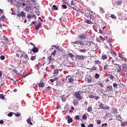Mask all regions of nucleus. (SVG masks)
Masks as SVG:
<instances>
[{
  "mask_svg": "<svg viewBox=\"0 0 127 127\" xmlns=\"http://www.w3.org/2000/svg\"><path fill=\"white\" fill-rule=\"evenodd\" d=\"M119 57H120V58H122V59H124L125 60V61H127V59H126V58H125V57L124 56L119 55Z\"/></svg>",
  "mask_w": 127,
  "mask_h": 127,
  "instance_id": "36",
  "label": "nucleus"
},
{
  "mask_svg": "<svg viewBox=\"0 0 127 127\" xmlns=\"http://www.w3.org/2000/svg\"><path fill=\"white\" fill-rule=\"evenodd\" d=\"M119 68L117 69V72L118 73H121V72H122V68H121V65H120V64H117Z\"/></svg>",
  "mask_w": 127,
  "mask_h": 127,
  "instance_id": "20",
  "label": "nucleus"
},
{
  "mask_svg": "<svg viewBox=\"0 0 127 127\" xmlns=\"http://www.w3.org/2000/svg\"><path fill=\"white\" fill-rule=\"evenodd\" d=\"M81 41H76L75 42H72L73 44H80V42Z\"/></svg>",
  "mask_w": 127,
  "mask_h": 127,
  "instance_id": "38",
  "label": "nucleus"
},
{
  "mask_svg": "<svg viewBox=\"0 0 127 127\" xmlns=\"http://www.w3.org/2000/svg\"><path fill=\"white\" fill-rule=\"evenodd\" d=\"M98 108L97 109L98 110H105V107L104 106V104L102 103V102H98Z\"/></svg>",
  "mask_w": 127,
  "mask_h": 127,
  "instance_id": "10",
  "label": "nucleus"
},
{
  "mask_svg": "<svg viewBox=\"0 0 127 127\" xmlns=\"http://www.w3.org/2000/svg\"><path fill=\"white\" fill-rule=\"evenodd\" d=\"M67 122H68V124H71V123H72V122H73V119H72V118H69L67 120Z\"/></svg>",
  "mask_w": 127,
  "mask_h": 127,
  "instance_id": "44",
  "label": "nucleus"
},
{
  "mask_svg": "<svg viewBox=\"0 0 127 127\" xmlns=\"http://www.w3.org/2000/svg\"><path fill=\"white\" fill-rule=\"evenodd\" d=\"M109 78H110L111 80H114V79L115 78V76H114V75H109Z\"/></svg>",
  "mask_w": 127,
  "mask_h": 127,
  "instance_id": "42",
  "label": "nucleus"
},
{
  "mask_svg": "<svg viewBox=\"0 0 127 127\" xmlns=\"http://www.w3.org/2000/svg\"><path fill=\"white\" fill-rule=\"evenodd\" d=\"M0 59L1 60H4V59H5V57H4V56H3V55H2L0 56Z\"/></svg>",
  "mask_w": 127,
  "mask_h": 127,
  "instance_id": "46",
  "label": "nucleus"
},
{
  "mask_svg": "<svg viewBox=\"0 0 127 127\" xmlns=\"http://www.w3.org/2000/svg\"><path fill=\"white\" fill-rule=\"evenodd\" d=\"M116 119L118 121H121L122 117H121V115H117Z\"/></svg>",
  "mask_w": 127,
  "mask_h": 127,
  "instance_id": "33",
  "label": "nucleus"
},
{
  "mask_svg": "<svg viewBox=\"0 0 127 127\" xmlns=\"http://www.w3.org/2000/svg\"><path fill=\"white\" fill-rule=\"evenodd\" d=\"M93 124H90L89 125H88V127H93Z\"/></svg>",
  "mask_w": 127,
  "mask_h": 127,
  "instance_id": "64",
  "label": "nucleus"
},
{
  "mask_svg": "<svg viewBox=\"0 0 127 127\" xmlns=\"http://www.w3.org/2000/svg\"><path fill=\"white\" fill-rule=\"evenodd\" d=\"M48 60L49 61V64L51 63V61H53V58H52V56H51L48 58Z\"/></svg>",
  "mask_w": 127,
  "mask_h": 127,
  "instance_id": "24",
  "label": "nucleus"
},
{
  "mask_svg": "<svg viewBox=\"0 0 127 127\" xmlns=\"http://www.w3.org/2000/svg\"><path fill=\"white\" fill-rule=\"evenodd\" d=\"M1 41L3 44H7V43H8V39L6 37H4Z\"/></svg>",
  "mask_w": 127,
  "mask_h": 127,
  "instance_id": "11",
  "label": "nucleus"
},
{
  "mask_svg": "<svg viewBox=\"0 0 127 127\" xmlns=\"http://www.w3.org/2000/svg\"><path fill=\"white\" fill-rule=\"evenodd\" d=\"M14 72L15 73H16V74H18L19 75L21 76V77L20 78V80H21V79H22L23 78H26L27 76H28V75H29V73H28V74L23 76V75H22L21 73H19V71H18L16 69H14Z\"/></svg>",
  "mask_w": 127,
  "mask_h": 127,
  "instance_id": "6",
  "label": "nucleus"
},
{
  "mask_svg": "<svg viewBox=\"0 0 127 127\" xmlns=\"http://www.w3.org/2000/svg\"><path fill=\"white\" fill-rule=\"evenodd\" d=\"M76 120H80L79 116H75Z\"/></svg>",
  "mask_w": 127,
  "mask_h": 127,
  "instance_id": "59",
  "label": "nucleus"
},
{
  "mask_svg": "<svg viewBox=\"0 0 127 127\" xmlns=\"http://www.w3.org/2000/svg\"><path fill=\"white\" fill-rule=\"evenodd\" d=\"M88 46H91L92 49L93 50H97L98 49L99 47H98V44L94 43L93 42H89Z\"/></svg>",
  "mask_w": 127,
  "mask_h": 127,
  "instance_id": "2",
  "label": "nucleus"
},
{
  "mask_svg": "<svg viewBox=\"0 0 127 127\" xmlns=\"http://www.w3.org/2000/svg\"><path fill=\"white\" fill-rule=\"evenodd\" d=\"M94 63L96 65H101V64H102V62L99 60H96L94 61Z\"/></svg>",
  "mask_w": 127,
  "mask_h": 127,
  "instance_id": "18",
  "label": "nucleus"
},
{
  "mask_svg": "<svg viewBox=\"0 0 127 127\" xmlns=\"http://www.w3.org/2000/svg\"><path fill=\"white\" fill-rule=\"evenodd\" d=\"M113 114H118V110H117V109H116V108H114L113 109Z\"/></svg>",
  "mask_w": 127,
  "mask_h": 127,
  "instance_id": "40",
  "label": "nucleus"
},
{
  "mask_svg": "<svg viewBox=\"0 0 127 127\" xmlns=\"http://www.w3.org/2000/svg\"><path fill=\"white\" fill-rule=\"evenodd\" d=\"M51 89V87H50V86H48L46 91L47 92H49V91H50Z\"/></svg>",
  "mask_w": 127,
  "mask_h": 127,
  "instance_id": "53",
  "label": "nucleus"
},
{
  "mask_svg": "<svg viewBox=\"0 0 127 127\" xmlns=\"http://www.w3.org/2000/svg\"><path fill=\"white\" fill-rule=\"evenodd\" d=\"M110 17H111V18H113L114 19H117V16H116V15H115V14H112L110 16Z\"/></svg>",
  "mask_w": 127,
  "mask_h": 127,
  "instance_id": "34",
  "label": "nucleus"
},
{
  "mask_svg": "<svg viewBox=\"0 0 127 127\" xmlns=\"http://www.w3.org/2000/svg\"><path fill=\"white\" fill-rule=\"evenodd\" d=\"M99 85H100L102 88H103V87H104V83H102V82H100V83H99Z\"/></svg>",
  "mask_w": 127,
  "mask_h": 127,
  "instance_id": "56",
  "label": "nucleus"
},
{
  "mask_svg": "<svg viewBox=\"0 0 127 127\" xmlns=\"http://www.w3.org/2000/svg\"><path fill=\"white\" fill-rule=\"evenodd\" d=\"M32 52L34 53H37L38 51H39V49L37 48V47H36L35 46L33 47V49H32Z\"/></svg>",
  "mask_w": 127,
  "mask_h": 127,
  "instance_id": "13",
  "label": "nucleus"
},
{
  "mask_svg": "<svg viewBox=\"0 0 127 127\" xmlns=\"http://www.w3.org/2000/svg\"><path fill=\"white\" fill-rule=\"evenodd\" d=\"M97 125H101V121L100 120H97V122H96Z\"/></svg>",
  "mask_w": 127,
  "mask_h": 127,
  "instance_id": "58",
  "label": "nucleus"
},
{
  "mask_svg": "<svg viewBox=\"0 0 127 127\" xmlns=\"http://www.w3.org/2000/svg\"><path fill=\"white\" fill-rule=\"evenodd\" d=\"M113 90V86L111 85L107 86L106 87V92H111Z\"/></svg>",
  "mask_w": 127,
  "mask_h": 127,
  "instance_id": "14",
  "label": "nucleus"
},
{
  "mask_svg": "<svg viewBox=\"0 0 127 127\" xmlns=\"http://www.w3.org/2000/svg\"><path fill=\"white\" fill-rule=\"evenodd\" d=\"M89 43H90L87 41H80V42H79V44L81 46H82L81 47L82 48H86V47H87V46L89 45Z\"/></svg>",
  "mask_w": 127,
  "mask_h": 127,
  "instance_id": "3",
  "label": "nucleus"
},
{
  "mask_svg": "<svg viewBox=\"0 0 127 127\" xmlns=\"http://www.w3.org/2000/svg\"><path fill=\"white\" fill-rule=\"evenodd\" d=\"M95 78H96V79H99V78H100V74L95 73Z\"/></svg>",
  "mask_w": 127,
  "mask_h": 127,
  "instance_id": "41",
  "label": "nucleus"
},
{
  "mask_svg": "<svg viewBox=\"0 0 127 127\" xmlns=\"http://www.w3.org/2000/svg\"><path fill=\"white\" fill-rule=\"evenodd\" d=\"M70 4H71V5H75V3L73 0H71Z\"/></svg>",
  "mask_w": 127,
  "mask_h": 127,
  "instance_id": "51",
  "label": "nucleus"
},
{
  "mask_svg": "<svg viewBox=\"0 0 127 127\" xmlns=\"http://www.w3.org/2000/svg\"><path fill=\"white\" fill-rule=\"evenodd\" d=\"M12 115H14V113L13 112H10L7 114L8 117H12Z\"/></svg>",
  "mask_w": 127,
  "mask_h": 127,
  "instance_id": "37",
  "label": "nucleus"
},
{
  "mask_svg": "<svg viewBox=\"0 0 127 127\" xmlns=\"http://www.w3.org/2000/svg\"><path fill=\"white\" fill-rule=\"evenodd\" d=\"M122 1H116V4L118 5H122Z\"/></svg>",
  "mask_w": 127,
  "mask_h": 127,
  "instance_id": "39",
  "label": "nucleus"
},
{
  "mask_svg": "<svg viewBox=\"0 0 127 127\" xmlns=\"http://www.w3.org/2000/svg\"><path fill=\"white\" fill-rule=\"evenodd\" d=\"M78 37H79V39H81V40L87 39V37H86V35H84V34L78 35Z\"/></svg>",
  "mask_w": 127,
  "mask_h": 127,
  "instance_id": "12",
  "label": "nucleus"
},
{
  "mask_svg": "<svg viewBox=\"0 0 127 127\" xmlns=\"http://www.w3.org/2000/svg\"><path fill=\"white\" fill-rule=\"evenodd\" d=\"M99 11L101 12V13H105V10H104L103 7H100Z\"/></svg>",
  "mask_w": 127,
  "mask_h": 127,
  "instance_id": "31",
  "label": "nucleus"
},
{
  "mask_svg": "<svg viewBox=\"0 0 127 127\" xmlns=\"http://www.w3.org/2000/svg\"><path fill=\"white\" fill-rule=\"evenodd\" d=\"M68 57H71V58H73V57H74V55H73L72 53H69L68 54Z\"/></svg>",
  "mask_w": 127,
  "mask_h": 127,
  "instance_id": "48",
  "label": "nucleus"
},
{
  "mask_svg": "<svg viewBox=\"0 0 127 127\" xmlns=\"http://www.w3.org/2000/svg\"><path fill=\"white\" fill-rule=\"evenodd\" d=\"M74 98H76V100H78V101H80V100H82V96H81V94H80V91H76L75 92L74 94Z\"/></svg>",
  "mask_w": 127,
  "mask_h": 127,
  "instance_id": "4",
  "label": "nucleus"
},
{
  "mask_svg": "<svg viewBox=\"0 0 127 127\" xmlns=\"http://www.w3.org/2000/svg\"><path fill=\"white\" fill-rule=\"evenodd\" d=\"M9 46L10 49H12V50H13V49H14V46H15L14 45V44H10Z\"/></svg>",
  "mask_w": 127,
  "mask_h": 127,
  "instance_id": "27",
  "label": "nucleus"
},
{
  "mask_svg": "<svg viewBox=\"0 0 127 127\" xmlns=\"http://www.w3.org/2000/svg\"><path fill=\"white\" fill-rule=\"evenodd\" d=\"M101 58L103 60H107L108 59V56L107 55H102Z\"/></svg>",
  "mask_w": 127,
  "mask_h": 127,
  "instance_id": "21",
  "label": "nucleus"
},
{
  "mask_svg": "<svg viewBox=\"0 0 127 127\" xmlns=\"http://www.w3.org/2000/svg\"><path fill=\"white\" fill-rule=\"evenodd\" d=\"M85 23H87L88 24H94V23L91 21V20H89V19H86Z\"/></svg>",
  "mask_w": 127,
  "mask_h": 127,
  "instance_id": "19",
  "label": "nucleus"
},
{
  "mask_svg": "<svg viewBox=\"0 0 127 127\" xmlns=\"http://www.w3.org/2000/svg\"><path fill=\"white\" fill-rule=\"evenodd\" d=\"M87 116H86V115L84 114L82 116V119L83 120H87Z\"/></svg>",
  "mask_w": 127,
  "mask_h": 127,
  "instance_id": "47",
  "label": "nucleus"
},
{
  "mask_svg": "<svg viewBox=\"0 0 127 127\" xmlns=\"http://www.w3.org/2000/svg\"><path fill=\"white\" fill-rule=\"evenodd\" d=\"M99 38L100 40H102V41H105V38L102 37V36H100Z\"/></svg>",
  "mask_w": 127,
  "mask_h": 127,
  "instance_id": "49",
  "label": "nucleus"
},
{
  "mask_svg": "<svg viewBox=\"0 0 127 127\" xmlns=\"http://www.w3.org/2000/svg\"><path fill=\"white\" fill-rule=\"evenodd\" d=\"M114 88H118V84L114 83H113Z\"/></svg>",
  "mask_w": 127,
  "mask_h": 127,
  "instance_id": "50",
  "label": "nucleus"
},
{
  "mask_svg": "<svg viewBox=\"0 0 127 127\" xmlns=\"http://www.w3.org/2000/svg\"><path fill=\"white\" fill-rule=\"evenodd\" d=\"M14 115L15 116V117H17V118H19L21 116V114L20 113H14Z\"/></svg>",
  "mask_w": 127,
  "mask_h": 127,
  "instance_id": "35",
  "label": "nucleus"
},
{
  "mask_svg": "<svg viewBox=\"0 0 127 127\" xmlns=\"http://www.w3.org/2000/svg\"><path fill=\"white\" fill-rule=\"evenodd\" d=\"M57 80H58V77H55L53 79H50V81L52 82V83H53V82L57 81Z\"/></svg>",
  "mask_w": 127,
  "mask_h": 127,
  "instance_id": "30",
  "label": "nucleus"
},
{
  "mask_svg": "<svg viewBox=\"0 0 127 127\" xmlns=\"http://www.w3.org/2000/svg\"><path fill=\"white\" fill-rule=\"evenodd\" d=\"M53 7L54 9H55V10H57V9H58V7H57V6L56 5H54L53 6Z\"/></svg>",
  "mask_w": 127,
  "mask_h": 127,
  "instance_id": "45",
  "label": "nucleus"
},
{
  "mask_svg": "<svg viewBox=\"0 0 127 127\" xmlns=\"http://www.w3.org/2000/svg\"><path fill=\"white\" fill-rule=\"evenodd\" d=\"M92 110H93V109L92 108V107L89 106L88 107L87 112H88V113H91V112H92Z\"/></svg>",
  "mask_w": 127,
  "mask_h": 127,
  "instance_id": "28",
  "label": "nucleus"
},
{
  "mask_svg": "<svg viewBox=\"0 0 127 127\" xmlns=\"http://www.w3.org/2000/svg\"><path fill=\"white\" fill-rule=\"evenodd\" d=\"M36 59V56H32L30 58V60H31V61H34V60H35Z\"/></svg>",
  "mask_w": 127,
  "mask_h": 127,
  "instance_id": "29",
  "label": "nucleus"
},
{
  "mask_svg": "<svg viewBox=\"0 0 127 127\" xmlns=\"http://www.w3.org/2000/svg\"><path fill=\"white\" fill-rule=\"evenodd\" d=\"M62 7H63V8H64V9H65V8H67V5H65V4L62 5Z\"/></svg>",
  "mask_w": 127,
  "mask_h": 127,
  "instance_id": "52",
  "label": "nucleus"
},
{
  "mask_svg": "<svg viewBox=\"0 0 127 127\" xmlns=\"http://www.w3.org/2000/svg\"><path fill=\"white\" fill-rule=\"evenodd\" d=\"M19 67L21 68V70H20V72H21L23 69H24V67L25 65H26V64H25L24 63H22V62H20V63L19 64Z\"/></svg>",
  "mask_w": 127,
  "mask_h": 127,
  "instance_id": "8",
  "label": "nucleus"
},
{
  "mask_svg": "<svg viewBox=\"0 0 127 127\" xmlns=\"http://www.w3.org/2000/svg\"><path fill=\"white\" fill-rule=\"evenodd\" d=\"M70 76H67L66 77V80L67 81V83H73L74 81V78L72 77H69Z\"/></svg>",
  "mask_w": 127,
  "mask_h": 127,
  "instance_id": "9",
  "label": "nucleus"
},
{
  "mask_svg": "<svg viewBox=\"0 0 127 127\" xmlns=\"http://www.w3.org/2000/svg\"><path fill=\"white\" fill-rule=\"evenodd\" d=\"M91 70H94V71H96V70H97V67H93L91 68Z\"/></svg>",
  "mask_w": 127,
  "mask_h": 127,
  "instance_id": "57",
  "label": "nucleus"
},
{
  "mask_svg": "<svg viewBox=\"0 0 127 127\" xmlns=\"http://www.w3.org/2000/svg\"><path fill=\"white\" fill-rule=\"evenodd\" d=\"M26 15V13L23 11H22L21 12L19 11H18L17 13V16H18V17H20V16H21V17H25Z\"/></svg>",
  "mask_w": 127,
  "mask_h": 127,
  "instance_id": "7",
  "label": "nucleus"
},
{
  "mask_svg": "<svg viewBox=\"0 0 127 127\" xmlns=\"http://www.w3.org/2000/svg\"><path fill=\"white\" fill-rule=\"evenodd\" d=\"M27 17L29 18V19H30V18H31V15H27Z\"/></svg>",
  "mask_w": 127,
  "mask_h": 127,
  "instance_id": "60",
  "label": "nucleus"
},
{
  "mask_svg": "<svg viewBox=\"0 0 127 127\" xmlns=\"http://www.w3.org/2000/svg\"><path fill=\"white\" fill-rule=\"evenodd\" d=\"M52 47H55V48H56V49H58L59 48V47L56 46H54V45H53Z\"/></svg>",
  "mask_w": 127,
  "mask_h": 127,
  "instance_id": "62",
  "label": "nucleus"
},
{
  "mask_svg": "<svg viewBox=\"0 0 127 127\" xmlns=\"http://www.w3.org/2000/svg\"><path fill=\"white\" fill-rule=\"evenodd\" d=\"M81 127H86V126L84 123L81 124Z\"/></svg>",
  "mask_w": 127,
  "mask_h": 127,
  "instance_id": "63",
  "label": "nucleus"
},
{
  "mask_svg": "<svg viewBox=\"0 0 127 127\" xmlns=\"http://www.w3.org/2000/svg\"><path fill=\"white\" fill-rule=\"evenodd\" d=\"M104 70H107V71H112V70H114V66L106 64L104 66Z\"/></svg>",
  "mask_w": 127,
  "mask_h": 127,
  "instance_id": "5",
  "label": "nucleus"
},
{
  "mask_svg": "<svg viewBox=\"0 0 127 127\" xmlns=\"http://www.w3.org/2000/svg\"><path fill=\"white\" fill-rule=\"evenodd\" d=\"M36 30H39V28H40V26H41V23L39 22L37 25H35Z\"/></svg>",
  "mask_w": 127,
  "mask_h": 127,
  "instance_id": "15",
  "label": "nucleus"
},
{
  "mask_svg": "<svg viewBox=\"0 0 127 127\" xmlns=\"http://www.w3.org/2000/svg\"><path fill=\"white\" fill-rule=\"evenodd\" d=\"M27 123L29 125H31L32 126V123H31V118L29 117L27 120Z\"/></svg>",
  "mask_w": 127,
  "mask_h": 127,
  "instance_id": "23",
  "label": "nucleus"
},
{
  "mask_svg": "<svg viewBox=\"0 0 127 127\" xmlns=\"http://www.w3.org/2000/svg\"><path fill=\"white\" fill-rule=\"evenodd\" d=\"M58 74H59V69H55L54 71V74L55 75V76H57Z\"/></svg>",
  "mask_w": 127,
  "mask_h": 127,
  "instance_id": "17",
  "label": "nucleus"
},
{
  "mask_svg": "<svg viewBox=\"0 0 127 127\" xmlns=\"http://www.w3.org/2000/svg\"><path fill=\"white\" fill-rule=\"evenodd\" d=\"M0 99H1L2 100H4L5 98L4 96H3V94H0Z\"/></svg>",
  "mask_w": 127,
  "mask_h": 127,
  "instance_id": "43",
  "label": "nucleus"
},
{
  "mask_svg": "<svg viewBox=\"0 0 127 127\" xmlns=\"http://www.w3.org/2000/svg\"><path fill=\"white\" fill-rule=\"evenodd\" d=\"M56 52H57V51L55 50L54 52L51 53V56H53L54 57H55V55L56 54Z\"/></svg>",
  "mask_w": 127,
  "mask_h": 127,
  "instance_id": "32",
  "label": "nucleus"
},
{
  "mask_svg": "<svg viewBox=\"0 0 127 127\" xmlns=\"http://www.w3.org/2000/svg\"><path fill=\"white\" fill-rule=\"evenodd\" d=\"M51 69H54L55 68V66L53 64L51 65Z\"/></svg>",
  "mask_w": 127,
  "mask_h": 127,
  "instance_id": "61",
  "label": "nucleus"
},
{
  "mask_svg": "<svg viewBox=\"0 0 127 127\" xmlns=\"http://www.w3.org/2000/svg\"><path fill=\"white\" fill-rule=\"evenodd\" d=\"M79 52H81V53H86L87 52V50L83 49L82 50L79 49Z\"/></svg>",
  "mask_w": 127,
  "mask_h": 127,
  "instance_id": "26",
  "label": "nucleus"
},
{
  "mask_svg": "<svg viewBox=\"0 0 127 127\" xmlns=\"http://www.w3.org/2000/svg\"><path fill=\"white\" fill-rule=\"evenodd\" d=\"M38 86H39V87H40L41 88H43V87H44V86H45V84H44V83H43V82H40L38 84Z\"/></svg>",
  "mask_w": 127,
  "mask_h": 127,
  "instance_id": "25",
  "label": "nucleus"
},
{
  "mask_svg": "<svg viewBox=\"0 0 127 127\" xmlns=\"http://www.w3.org/2000/svg\"><path fill=\"white\" fill-rule=\"evenodd\" d=\"M112 54L114 55V56H117V53L114 51H112Z\"/></svg>",
  "mask_w": 127,
  "mask_h": 127,
  "instance_id": "54",
  "label": "nucleus"
},
{
  "mask_svg": "<svg viewBox=\"0 0 127 127\" xmlns=\"http://www.w3.org/2000/svg\"><path fill=\"white\" fill-rule=\"evenodd\" d=\"M28 60H29V59L28 58L27 54L24 53L21 54L20 62H22L23 63H25V64H27L28 63Z\"/></svg>",
  "mask_w": 127,
  "mask_h": 127,
  "instance_id": "1",
  "label": "nucleus"
},
{
  "mask_svg": "<svg viewBox=\"0 0 127 127\" xmlns=\"http://www.w3.org/2000/svg\"><path fill=\"white\" fill-rule=\"evenodd\" d=\"M77 57L79 60H83L85 58V57L80 55L77 56Z\"/></svg>",
  "mask_w": 127,
  "mask_h": 127,
  "instance_id": "22",
  "label": "nucleus"
},
{
  "mask_svg": "<svg viewBox=\"0 0 127 127\" xmlns=\"http://www.w3.org/2000/svg\"><path fill=\"white\" fill-rule=\"evenodd\" d=\"M73 110H74V107H71V109L69 110V113H73Z\"/></svg>",
  "mask_w": 127,
  "mask_h": 127,
  "instance_id": "55",
  "label": "nucleus"
},
{
  "mask_svg": "<svg viewBox=\"0 0 127 127\" xmlns=\"http://www.w3.org/2000/svg\"><path fill=\"white\" fill-rule=\"evenodd\" d=\"M73 104L74 106H77L79 104V100L77 99H74L73 101Z\"/></svg>",
  "mask_w": 127,
  "mask_h": 127,
  "instance_id": "16",
  "label": "nucleus"
}]
</instances>
